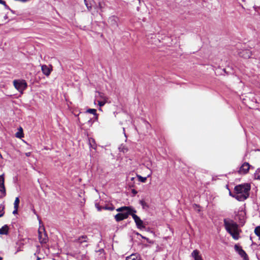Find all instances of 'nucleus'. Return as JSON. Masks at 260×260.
Segmentation results:
<instances>
[{
    "mask_svg": "<svg viewBox=\"0 0 260 260\" xmlns=\"http://www.w3.org/2000/svg\"><path fill=\"white\" fill-rule=\"evenodd\" d=\"M250 188V185L248 183L236 185L234 188L235 198L239 201L245 200L249 196Z\"/></svg>",
    "mask_w": 260,
    "mask_h": 260,
    "instance_id": "obj_1",
    "label": "nucleus"
},
{
    "mask_svg": "<svg viewBox=\"0 0 260 260\" xmlns=\"http://www.w3.org/2000/svg\"><path fill=\"white\" fill-rule=\"evenodd\" d=\"M223 223L225 229L235 240L239 238V230L238 224L233 220L230 218H224Z\"/></svg>",
    "mask_w": 260,
    "mask_h": 260,
    "instance_id": "obj_2",
    "label": "nucleus"
},
{
    "mask_svg": "<svg viewBox=\"0 0 260 260\" xmlns=\"http://www.w3.org/2000/svg\"><path fill=\"white\" fill-rule=\"evenodd\" d=\"M13 83L15 88L21 94L27 87V84L24 80H14Z\"/></svg>",
    "mask_w": 260,
    "mask_h": 260,
    "instance_id": "obj_3",
    "label": "nucleus"
},
{
    "mask_svg": "<svg viewBox=\"0 0 260 260\" xmlns=\"http://www.w3.org/2000/svg\"><path fill=\"white\" fill-rule=\"evenodd\" d=\"M132 213L134 212L131 210L123 212V213H119L115 216V219L116 221L119 222L123 219H126L129 215H132Z\"/></svg>",
    "mask_w": 260,
    "mask_h": 260,
    "instance_id": "obj_4",
    "label": "nucleus"
},
{
    "mask_svg": "<svg viewBox=\"0 0 260 260\" xmlns=\"http://www.w3.org/2000/svg\"><path fill=\"white\" fill-rule=\"evenodd\" d=\"M135 213H132V216L136 224V225L138 229L144 228L145 226L143 225V222L140 219V218L135 214Z\"/></svg>",
    "mask_w": 260,
    "mask_h": 260,
    "instance_id": "obj_5",
    "label": "nucleus"
},
{
    "mask_svg": "<svg viewBox=\"0 0 260 260\" xmlns=\"http://www.w3.org/2000/svg\"><path fill=\"white\" fill-rule=\"evenodd\" d=\"M0 192L1 193L0 198H2L6 196V192L4 185V178L3 175L0 176Z\"/></svg>",
    "mask_w": 260,
    "mask_h": 260,
    "instance_id": "obj_6",
    "label": "nucleus"
},
{
    "mask_svg": "<svg viewBox=\"0 0 260 260\" xmlns=\"http://www.w3.org/2000/svg\"><path fill=\"white\" fill-rule=\"evenodd\" d=\"M250 165L248 162H244L240 168L238 173L240 174H245L248 173Z\"/></svg>",
    "mask_w": 260,
    "mask_h": 260,
    "instance_id": "obj_7",
    "label": "nucleus"
},
{
    "mask_svg": "<svg viewBox=\"0 0 260 260\" xmlns=\"http://www.w3.org/2000/svg\"><path fill=\"white\" fill-rule=\"evenodd\" d=\"M240 56L244 58H249L251 57L252 53L249 50H242L238 53Z\"/></svg>",
    "mask_w": 260,
    "mask_h": 260,
    "instance_id": "obj_8",
    "label": "nucleus"
},
{
    "mask_svg": "<svg viewBox=\"0 0 260 260\" xmlns=\"http://www.w3.org/2000/svg\"><path fill=\"white\" fill-rule=\"evenodd\" d=\"M41 70H42L43 73L45 75L48 76L51 73V72L52 71V68H50L47 65L44 64V65L42 66Z\"/></svg>",
    "mask_w": 260,
    "mask_h": 260,
    "instance_id": "obj_9",
    "label": "nucleus"
},
{
    "mask_svg": "<svg viewBox=\"0 0 260 260\" xmlns=\"http://www.w3.org/2000/svg\"><path fill=\"white\" fill-rule=\"evenodd\" d=\"M130 210L133 211L134 213H136V210L130 206H123L116 209L117 211L120 212V213H123V212Z\"/></svg>",
    "mask_w": 260,
    "mask_h": 260,
    "instance_id": "obj_10",
    "label": "nucleus"
},
{
    "mask_svg": "<svg viewBox=\"0 0 260 260\" xmlns=\"http://www.w3.org/2000/svg\"><path fill=\"white\" fill-rule=\"evenodd\" d=\"M39 240L41 243H46L48 241L46 234H42V233L39 231Z\"/></svg>",
    "mask_w": 260,
    "mask_h": 260,
    "instance_id": "obj_11",
    "label": "nucleus"
},
{
    "mask_svg": "<svg viewBox=\"0 0 260 260\" xmlns=\"http://www.w3.org/2000/svg\"><path fill=\"white\" fill-rule=\"evenodd\" d=\"M191 256L194 258V260H203L201 255L199 254V251L197 249L192 251Z\"/></svg>",
    "mask_w": 260,
    "mask_h": 260,
    "instance_id": "obj_12",
    "label": "nucleus"
},
{
    "mask_svg": "<svg viewBox=\"0 0 260 260\" xmlns=\"http://www.w3.org/2000/svg\"><path fill=\"white\" fill-rule=\"evenodd\" d=\"M9 226L5 224L0 229V235H8L9 234Z\"/></svg>",
    "mask_w": 260,
    "mask_h": 260,
    "instance_id": "obj_13",
    "label": "nucleus"
},
{
    "mask_svg": "<svg viewBox=\"0 0 260 260\" xmlns=\"http://www.w3.org/2000/svg\"><path fill=\"white\" fill-rule=\"evenodd\" d=\"M86 113L84 114V116L85 117H87L88 114L87 113H90V114H92L93 115H94L95 116V119H98V115L96 114V109H88L87 111H86Z\"/></svg>",
    "mask_w": 260,
    "mask_h": 260,
    "instance_id": "obj_14",
    "label": "nucleus"
},
{
    "mask_svg": "<svg viewBox=\"0 0 260 260\" xmlns=\"http://www.w3.org/2000/svg\"><path fill=\"white\" fill-rule=\"evenodd\" d=\"M95 98L100 100H107V98L103 92L96 91L95 95Z\"/></svg>",
    "mask_w": 260,
    "mask_h": 260,
    "instance_id": "obj_15",
    "label": "nucleus"
},
{
    "mask_svg": "<svg viewBox=\"0 0 260 260\" xmlns=\"http://www.w3.org/2000/svg\"><path fill=\"white\" fill-rule=\"evenodd\" d=\"M126 260H140V257L136 253L132 254L131 255L127 256Z\"/></svg>",
    "mask_w": 260,
    "mask_h": 260,
    "instance_id": "obj_16",
    "label": "nucleus"
},
{
    "mask_svg": "<svg viewBox=\"0 0 260 260\" xmlns=\"http://www.w3.org/2000/svg\"><path fill=\"white\" fill-rule=\"evenodd\" d=\"M238 253L243 258L244 260H249L247 254L242 249H241Z\"/></svg>",
    "mask_w": 260,
    "mask_h": 260,
    "instance_id": "obj_17",
    "label": "nucleus"
},
{
    "mask_svg": "<svg viewBox=\"0 0 260 260\" xmlns=\"http://www.w3.org/2000/svg\"><path fill=\"white\" fill-rule=\"evenodd\" d=\"M238 253L243 258L244 260H249L247 254L242 249H241Z\"/></svg>",
    "mask_w": 260,
    "mask_h": 260,
    "instance_id": "obj_18",
    "label": "nucleus"
},
{
    "mask_svg": "<svg viewBox=\"0 0 260 260\" xmlns=\"http://www.w3.org/2000/svg\"><path fill=\"white\" fill-rule=\"evenodd\" d=\"M84 3L88 10L91 8L93 1V0H84Z\"/></svg>",
    "mask_w": 260,
    "mask_h": 260,
    "instance_id": "obj_19",
    "label": "nucleus"
},
{
    "mask_svg": "<svg viewBox=\"0 0 260 260\" xmlns=\"http://www.w3.org/2000/svg\"><path fill=\"white\" fill-rule=\"evenodd\" d=\"M15 136L18 138L23 137V129L22 127H20L18 131L16 133Z\"/></svg>",
    "mask_w": 260,
    "mask_h": 260,
    "instance_id": "obj_20",
    "label": "nucleus"
},
{
    "mask_svg": "<svg viewBox=\"0 0 260 260\" xmlns=\"http://www.w3.org/2000/svg\"><path fill=\"white\" fill-rule=\"evenodd\" d=\"M88 142L91 147H92L93 149H95V143L93 139L91 138H88Z\"/></svg>",
    "mask_w": 260,
    "mask_h": 260,
    "instance_id": "obj_21",
    "label": "nucleus"
},
{
    "mask_svg": "<svg viewBox=\"0 0 260 260\" xmlns=\"http://www.w3.org/2000/svg\"><path fill=\"white\" fill-rule=\"evenodd\" d=\"M87 239L86 236H82L77 240V241L78 242L80 243H82L85 242H87V240H86Z\"/></svg>",
    "mask_w": 260,
    "mask_h": 260,
    "instance_id": "obj_22",
    "label": "nucleus"
},
{
    "mask_svg": "<svg viewBox=\"0 0 260 260\" xmlns=\"http://www.w3.org/2000/svg\"><path fill=\"white\" fill-rule=\"evenodd\" d=\"M254 177L255 179L260 180V169H258L254 175Z\"/></svg>",
    "mask_w": 260,
    "mask_h": 260,
    "instance_id": "obj_23",
    "label": "nucleus"
},
{
    "mask_svg": "<svg viewBox=\"0 0 260 260\" xmlns=\"http://www.w3.org/2000/svg\"><path fill=\"white\" fill-rule=\"evenodd\" d=\"M114 207L113 205H106L103 206V209L112 211L114 209Z\"/></svg>",
    "mask_w": 260,
    "mask_h": 260,
    "instance_id": "obj_24",
    "label": "nucleus"
},
{
    "mask_svg": "<svg viewBox=\"0 0 260 260\" xmlns=\"http://www.w3.org/2000/svg\"><path fill=\"white\" fill-rule=\"evenodd\" d=\"M254 233L260 239V226H257L255 228Z\"/></svg>",
    "mask_w": 260,
    "mask_h": 260,
    "instance_id": "obj_25",
    "label": "nucleus"
},
{
    "mask_svg": "<svg viewBox=\"0 0 260 260\" xmlns=\"http://www.w3.org/2000/svg\"><path fill=\"white\" fill-rule=\"evenodd\" d=\"M20 200L18 197L16 198L14 203V208H16L19 207V204Z\"/></svg>",
    "mask_w": 260,
    "mask_h": 260,
    "instance_id": "obj_26",
    "label": "nucleus"
},
{
    "mask_svg": "<svg viewBox=\"0 0 260 260\" xmlns=\"http://www.w3.org/2000/svg\"><path fill=\"white\" fill-rule=\"evenodd\" d=\"M139 203L142 206L143 209H145L148 207V205L144 200H140Z\"/></svg>",
    "mask_w": 260,
    "mask_h": 260,
    "instance_id": "obj_27",
    "label": "nucleus"
},
{
    "mask_svg": "<svg viewBox=\"0 0 260 260\" xmlns=\"http://www.w3.org/2000/svg\"><path fill=\"white\" fill-rule=\"evenodd\" d=\"M137 176L139 181H140L141 182H143V183H144L146 181V180H147L146 177H142L141 176H140L139 175H137Z\"/></svg>",
    "mask_w": 260,
    "mask_h": 260,
    "instance_id": "obj_28",
    "label": "nucleus"
},
{
    "mask_svg": "<svg viewBox=\"0 0 260 260\" xmlns=\"http://www.w3.org/2000/svg\"><path fill=\"white\" fill-rule=\"evenodd\" d=\"M107 100H98V105L100 107L103 106L106 103Z\"/></svg>",
    "mask_w": 260,
    "mask_h": 260,
    "instance_id": "obj_29",
    "label": "nucleus"
},
{
    "mask_svg": "<svg viewBox=\"0 0 260 260\" xmlns=\"http://www.w3.org/2000/svg\"><path fill=\"white\" fill-rule=\"evenodd\" d=\"M5 206L3 204L0 205V214L3 213V216H4L5 214Z\"/></svg>",
    "mask_w": 260,
    "mask_h": 260,
    "instance_id": "obj_30",
    "label": "nucleus"
},
{
    "mask_svg": "<svg viewBox=\"0 0 260 260\" xmlns=\"http://www.w3.org/2000/svg\"><path fill=\"white\" fill-rule=\"evenodd\" d=\"M234 249L236 251H237V252H239V251L241 249H242V247L240 246H239L237 244H236L235 246H234Z\"/></svg>",
    "mask_w": 260,
    "mask_h": 260,
    "instance_id": "obj_31",
    "label": "nucleus"
},
{
    "mask_svg": "<svg viewBox=\"0 0 260 260\" xmlns=\"http://www.w3.org/2000/svg\"><path fill=\"white\" fill-rule=\"evenodd\" d=\"M95 206L99 211H101L103 209V206H101L99 204L96 203Z\"/></svg>",
    "mask_w": 260,
    "mask_h": 260,
    "instance_id": "obj_32",
    "label": "nucleus"
},
{
    "mask_svg": "<svg viewBox=\"0 0 260 260\" xmlns=\"http://www.w3.org/2000/svg\"><path fill=\"white\" fill-rule=\"evenodd\" d=\"M93 121H92V119L91 118H88L87 122H86L89 126H91L92 124Z\"/></svg>",
    "mask_w": 260,
    "mask_h": 260,
    "instance_id": "obj_33",
    "label": "nucleus"
},
{
    "mask_svg": "<svg viewBox=\"0 0 260 260\" xmlns=\"http://www.w3.org/2000/svg\"><path fill=\"white\" fill-rule=\"evenodd\" d=\"M18 209V208H14V210L13 212V214H17Z\"/></svg>",
    "mask_w": 260,
    "mask_h": 260,
    "instance_id": "obj_34",
    "label": "nucleus"
},
{
    "mask_svg": "<svg viewBox=\"0 0 260 260\" xmlns=\"http://www.w3.org/2000/svg\"><path fill=\"white\" fill-rule=\"evenodd\" d=\"M132 192L133 193V194H134V196L136 195L137 193V190H136L135 189H133L132 190Z\"/></svg>",
    "mask_w": 260,
    "mask_h": 260,
    "instance_id": "obj_35",
    "label": "nucleus"
},
{
    "mask_svg": "<svg viewBox=\"0 0 260 260\" xmlns=\"http://www.w3.org/2000/svg\"><path fill=\"white\" fill-rule=\"evenodd\" d=\"M0 4L3 5L4 6H6V2L3 0H0Z\"/></svg>",
    "mask_w": 260,
    "mask_h": 260,
    "instance_id": "obj_36",
    "label": "nucleus"
},
{
    "mask_svg": "<svg viewBox=\"0 0 260 260\" xmlns=\"http://www.w3.org/2000/svg\"><path fill=\"white\" fill-rule=\"evenodd\" d=\"M137 234H138V235H140L142 238L145 239H146L147 241H148V240H149L148 238H146V237H145L143 236L142 235H141V234H139V233H137Z\"/></svg>",
    "mask_w": 260,
    "mask_h": 260,
    "instance_id": "obj_37",
    "label": "nucleus"
},
{
    "mask_svg": "<svg viewBox=\"0 0 260 260\" xmlns=\"http://www.w3.org/2000/svg\"><path fill=\"white\" fill-rule=\"evenodd\" d=\"M30 154H31V152H26L25 153V155L26 156H30Z\"/></svg>",
    "mask_w": 260,
    "mask_h": 260,
    "instance_id": "obj_38",
    "label": "nucleus"
},
{
    "mask_svg": "<svg viewBox=\"0 0 260 260\" xmlns=\"http://www.w3.org/2000/svg\"><path fill=\"white\" fill-rule=\"evenodd\" d=\"M229 194H230V196H231V197H232L235 198V197H234L235 196V194H233L231 191H230Z\"/></svg>",
    "mask_w": 260,
    "mask_h": 260,
    "instance_id": "obj_39",
    "label": "nucleus"
},
{
    "mask_svg": "<svg viewBox=\"0 0 260 260\" xmlns=\"http://www.w3.org/2000/svg\"><path fill=\"white\" fill-rule=\"evenodd\" d=\"M134 179H135V177H132L131 179L132 181H133L134 180Z\"/></svg>",
    "mask_w": 260,
    "mask_h": 260,
    "instance_id": "obj_40",
    "label": "nucleus"
},
{
    "mask_svg": "<svg viewBox=\"0 0 260 260\" xmlns=\"http://www.w3.org/2000/svg\"><path fill=\"white\" fill-rule=\"evenodd\" d=\"M32 211H33L34 213V214H36V210H35V209H33V210H32Z\"/></svg>",
    "mask_w": 260,
    "mask_h": 260,
    "instance_id": "obj_41",
    "label": "nucleus"
},
{
    "mask_svg": "<svg viewBox=\"0 0 260 260\" xmlns=\"http://www.w3.org/2000/svg\"><path fill=\"white\" fill-rule=\"evenodd\" d=\"M125 151H127V149H124V150H123V152H124Z\"/></svg>",
    "mask_w": 260,
    "mask_h": 260,
    "instance_id": "obj_42",
    "label": "nucleus"
},
{
    "mask_svg": "<svg viewBox=\"0 0 260 260\" xmlns=\"http://www.w3.org/2000/svg\"><path fill=\"white\" fill-rule=\"evenodd\" d=\"M3 216V213L2 214H0V217H2Z\"/></svg>",
    "mask_w": 260,
    "mask_h": 260,
    "instance_id": "obj_43",
    "label": "nucleus"
},
{
    "mask_svg": "<svg viewBox=\"0 0 260 260\" xmlns=\"http://www.w3.org/2000/svg\"><path fill=\"white\" fill-rule=\"evenodd\" d=\"M40 257H38V258H37V260H40Z\"/></svg>",
    "mask_w": 260,
    "mask_h": 260,
    "instance_id": "obj_44",
    "label": "nucleus"
},
{
    "mask_svg": "<svg viewBox=\"0 0 260 260\" xmlns=\"http://www.w3.org/2000/svg\"><path fill=\"white\" fill-rule=\"evenodd\" d=\"M0 260H2V257H0Z\"/></svg>",
    "mask_w": 260,
    "mask_h": 260,
    "instance_id": "obj_45",
    "label": "nucleus"
},
{
    "mask_svg": "<svg viewBox=\"0 0 260 260\" xmlns=\"http://www.w3.org/2000/svg\"><path fill=\"white\" fill-rule=\"evenodd\" d=\"M259 245H260V243H259Z\"/></svg>",
    "mask_w": 260,
    "mask_h": 260,
    "instance_id": "obj_46",
    "label": "nucleus"
}]
</instances>
